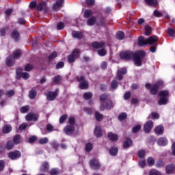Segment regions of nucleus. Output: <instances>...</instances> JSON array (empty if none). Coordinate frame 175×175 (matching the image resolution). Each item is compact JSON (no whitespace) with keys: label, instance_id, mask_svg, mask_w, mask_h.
I'll return each mask as SVG.
<instances>
[{"label":"nucleus","instance_id":"48","mask_svg":"<svg viewBox=\"0 0 175 175\" xmlns=\"http://www.w3.org/2000/svg\"><path fill=\"white\" fill-rule=\"evenodd\" d=\"M39 144H47L49 143V138L47 137H44L41 138L38 140Z\"/></svg>","mask_w":175,"mask_h":175},{"label":"nucleus","instance_id":"17","mask_svg":"<svg viewBox=\"0 0 175 175\" xmlns=\"http://www.w3.org/2000/svg\"><path fill=\"white\" fill-rule=\"evenodd\" d=\"M96 24V17L95 16H92L89 18L87 21V25L89 27H92Z\"/></svg>","mask_w":175,"mask_h":175},{"label":"nucleus","instance_id":"1","mask_svg":"<svg viewBox=\"0 0 175 175\" xmlns=\"http://www.w3.org/2000/svg\"><path fill=\"white\" fill-rule=\"evenodd\" d=\"M120 57L122 59L129 61V59H133L135 65L136 66H142L143 63L142 59L146 57V52L144 51H138L133 53L132 51H127L120 53Z\"/></svg>","mask_w":175,"mask_h":175},{"label":"nucleus","instance_id":"33","mask_svg":"<svg viewBox=\"0 0 175 175\" xmlns=\"http://www.w3.org/2000/svg\"><path fill=\"white\" fill-rule=\"evenodd\" d=\"M20 55H21V51L17 49L16 51L13 52L12 58L13 59H18L20 58Z\"/></svg>","mask_w":175,"mask_h":175},{"label":"nucleus","instance_id":"18","mask_svg":"<svg viewBox=\"0 0 175 175\" xmlns=\"http://www.w3.org/2000/svg\"><path fill=\"white\" fill-rule=\"evenodd\" d=\"M159 90V85L158 84H154L150 88V92L151 95H157L158 90Z\"/></svg>","mask_w":175,"mask_h":175},{"label":"nucleus","instance_id":"41","mask_svg":"<svg viewBox=\"0 0 175 175\" xmlns=\"http://www.w3.org/2000/svg\"><path fill=\"white\" fill-rule=\"evenodd\" d=\"M147 163L149 166H154L155 165V160L152 157H148L147 159Z\"/></svg>","mask_w":175,"mask_h":175},{"label":"nucleus","instance_id":"28","mask_svg":"<svg viewBox=\"0 0 175 175\" xmlns=\"http://www.w3.org/2000/svg\"><path fill=\"white\" fill-rule=\"evenodd\" d=\"M14 144H20L21 143V135L20 134H16L13 137Z\"/></svg>","mask_w":175,"mask_h":175},{"label":"nucleus","instance_id":"42","mask_svg":"<svg viewBox=\"0 0 175 175\" xmlns=\"http://www.w3.org/2000/svg\"><path fill=\"white\" fill-rule=\"evenodd\" d=\"M83 97L86 100H89V99H91V98H92V92H85L83 94Z\"/></svg>","mask_w":175,"mask_h":175},{"label":"nucleus","instance_id":"52","mask_svg":"<svg viewBox=\"0 0 175 175\" xmlns=\"http://www.w3.org/2000/svg\"><path fill=\"white\" fill-rule=\"evenodd\" d=\"M6 162L4 160H0V172H3Z\"/></svg>","mask_w":175,"mask_h":175},{"label":"nucleus","instance_id":"62","mask_svg":"<svg viewBox=\"0 0 175 175\" xmlns=\"http://www.w3.org/2000/svg\"><path fill=\"white\" fill-rule=\"evenodd\" d=\"M167 33L170 35V36H175V29L169 28L167 30Z\"/></svg>","mask_w":175,"mask_h":175},{"label":"nucleus","instance_id":"15","mask_svg":"<svg viewBox=\"0 0 175 175\" xmlns=\"http://www.w3.org/2000/svg\"><path fill=\"white\" fill-rule=\"evenodd\" d=\"M12 132V125L10 124H5L2 128V133L6 135L8 133H10Z\"/></svg>","mask_w":175,"mask_h":175},{"label":"nucleus","instance_id":"47","mask_svg":"<svg viewBox=\"0 0 175 175\" xmlns=\"http://www.w3.org/2000/svg\"><path fill=\"white\" fill-rule=\"evenodd\" d=\"M23 69L21 68H16V79L19 80V79H21V74L23 73Z\"/></svg>","mask_w":175,"mask_h":175},{"label":"nucleus","instance_id":"61","mask_svg":"<svg viewBox=\"0 0 175 175\" xmlns=\"http://www.w3.org/2000/svg\"><path fill=\"white\" fill-rule=\"evenodd\" d=\"M68 122L70 125H75V124H76V119H75V117L73 116L70 117L68 119Z\"/></svg>","mask_w":175,"mask_h":175},{"label":"nucleus","instance_id":"24","mask_svg":"<svg viewBox=\"0 0 175 175\" xmlns=\"http://www.w3.org/2000/svg\"><path fill=\"white\" fill-rule=\"evenodd\" d=\"M133 146V142H132V139L130 138H127L123 144L124 148H129V147H132Z\"/></svg>","mask_w":175,"mask_h":175},{"label":"nucleus","instance_id":"9","mask_svg":"<svg viewBox=\"0 0 175 175\" xmlns=\"http://www.w3.org/2000/svg\"><path fill=\"white\" fill-rule=\"evenodd\" d=\"M90 165L91 169H93V170H98L100 167V164L96 159H92L90 161Z\"/></svg>","mask_w":175,"mask_h":175},{"label":"nucleus","instance_id":"64","mask_svg":"<svg viewBox=\"0 0 175 175\" xmlns=\"http://www.w3.org/2000/svg\"><path fill=\"white\" fill-rule=\"evenodd\" d=\"M64 66H65V63L59 62L56 64V69H61L62 68H64Z\"/></svg>","mask_w":175,"mask_h":175},{"label":"nucleus","instance_id":"38","mask_svg":"<svg viewBox=\"0 0 175 175\" xmlns=\"http://www.w3.org/2000/svg\"><path fill=\"white\" fill-rule=\"evenodd\" d=\"M95 118L96 121L100 122L102 120H103V114L99 113V112H96L95 113Z\"/></svg>","mask_w":175,"mask_h":175},{"label":"nucleus","instance_id":"4","mask_svg":"<svg viewBox=\"0 0 175 175\" xmlns=\"http://www.w3.org/2000/svg\"><path fill=\"white\" fill-rule=\"evenodd\" d=\"M109 98H110V95L107 93L101 94L100 96V100L101 101L100 103V110H101V111H103L105 110V100H109Z\"/></svg>","mask_w":175,"mask_h":175},{"label":"nucleus","instance_id":"2","mask_svg":"<svg viewBox=\"0 0 175 175\" xmlns=\"http://www.w3.org/2000/svg\"><path fill=\"white\" fill-rule=\"evenodd\" d=\"M159 96L160 99L159 100V105L162 106L163 105H167L169 100V91L167 90H161L159 92Z\"/></svg>","mask_w":175,"mask_h":175},{"label":"nucleus","instance_id":"11","mask_svg":"<svg viewBox=\"0 0 175 175\" xmlns=\"http://www.w3.org/2000/svg\"><path fill=\"white\" fill-rule=\"evenodd\" d=\"M105 44L104 42H94L92 44V46L93 47V49H105Z\"/></svg>","mask_w":175,"mask_h":175},{"label":"nucleus","instance_id":"29","mask_svg":"<svg viewBox=\"0 0 175 175\" xmlns=\"http://www.w3.org/2000/svg\"><path fill=\"white\" fill-rule=\"evenodd\" d=\"M94 135L96 137H102V129H100V126H96L94 129Z\"/></svg>","mask_w":175,"mask_h":175},{"label":"nucleus","instance_id":"56","mask_svg":"<svg viewBox=\"0 0 175 175\" xmlns=\"http://www.w3.org/2000/svg\"><path fill=\"white\" fill-rule=\"evenodd\" d=\"M33 69V66L32 64H27L25 66V72H31Z\"/></svg>","mask_w":175,"mask_h":175},{"label":"nucleus","instance_id":"63","mask_svg":"<svg viewBox=\"0 0 175 175\" xmlns=\"http://www.w3.org/2000/svg\"><path fill=\"white\" fill-rule=\"evenodd\" d=\"M57 57V53L55 51L53 52L49 56V61H51L52 59H54V58H56Z\"/></svg>","mask_w":175,"mask_h":175},{"label":"nucleus","instance_id":"59","mask_svg":"<svg viewBox=\"0 0 175 175\" xmlns=\"http://www.w3.org/2000/svg\"><path fill=\"white\" fill-rule=\"evenodd\" d=\"M38 140V137L36 135H33L29 138V143H35Z\"/></svg>","mask_w":175,"mask_h":175},{"label":"nucleus","instance_id":"6","mask_svg":"<svg viewBox=\"0 0 175 175\" xmlns=\"http://www.w3.org/2000/svg\"><path fill=\"white\" fill-rule=\"evenodd\" d=\"M21 157V152L18 150H14L12 152H10L8 153V158L12 159V161H14L16 159H18Z\"/></svg>","mask_w":175,"mask_h":175},{"label":"nucleus","instance_id":"54","mask_svg":"<svg viewBox=\"0 0 175 175\" xmlns=\"http://www.w3.org/2000/svg\"><path fill=\"white\" fill-rule=\"evenodd\" d=\"M98 54L100 57H105V55H106V54H107L106 49H102L98 50Z\"/></svg>","mask_w":175,"mask_h":175},{"label":"nucleus","instance_id":"45","mask_svg":"<svg viewBox=\"0 0 175 175\" xmlns=\"http://www.w3.org/2000/svg\"><path fill=\"white\" fill-rule=\"evenodd\" d=\"M118 88V82H117L116 80H113L111 83V88H112V90H117Z\"/></svg>","mask_w":175,"mask_h":175},{"label":"nucleus","instance_id":"13","mask_svg":"<svg viewBox=\"0 0 175 175\" xmlns=\"http://www.w3.org/2000/svg\"><path fill=\"white\" fill-rule=\"evenodd\" d=\"M58 95V93L57 92H49L47 95L46 98L48 100H54L55 98H57V96Z\"/></svg>","mask_w":175,"mask_h":175},{"label":"nucleus","instance_id":"25","mask_svg":"<svg viewBox=\"0 0 175 175\" xmlns=\"http://www.w3.org/2000/svg\"><path fill=\"white\" fill-rule=\"evenodd\" d=\"M72 38L75 39H82L83 38V33L81 31H74L72 33Z\"/></svg>","mask_w":175,"mask_h":175},{"label":"nucleus","instance_id":"31","mask_svg":"<svg viewBox=\"0 0 175 175\" xmlns=\"http://www.w3.org/2000/svg\"><path fill=\"white\" fill-rule=\"evenodd\" d=\"M79 87L81 90H87V88H88V81H82L80 82Z\"/></svg>","mask_w":175,"mask_h":175},{"label":"nucleus","instance_id":"34","mask_svg":"<svg viewBox=\"0 0 175 175\" xmlns=\"http://www.w3.org/2000/svg\"><path fill=\"white\" fill-rule=\"evenodd\" d=\"M150 118L152 120H158L159 118V114L157 112H152L148 117V120H150Z\"/></svg>","mask_w":175,"mask_h":175},{"label":"nucleus","instance_id":"50","mask_svg":"<svg viewBox=\"0 0 175 175\" xmlns=\"http://www.w3.org/2000/svg\"><path fill=\"white\" fill-rule=\"evenodd\" d=\"M126 117H128V115L125 113H122L118 116V120L119 121H124V120H126Z\"/></svg>","mask_w":175,"mask_h":175},{"label":"nucleus","instance_id":"5","mask_svg":"<svg viewBox=\"0 0 175 175\" xmlns=\"http://www.w3.org/2000/svg\"><path fill=\"white\" fill-rule=\"evenodd\" d=\"M25 120L28 122L38 121L39 120V114L30 112L26 115Z\"/></svg>","mask_w":175,"mask_h":175},{"label":"nucleus","instance_id":"60","mask_svg":"<svg viewBox=\"0 0 175 175\" xmlns=\"http://www.w3.org/2000/svg\"><path fill=\"white\" fill-rule=\"evenodd\" d=\"M51 145L52 146L53 148H54V150H58V147H59L58 142L55 141L52 142Z\"/></svg>","mask_w":175,"mask_h":175},{"label":"nucleus","instance_id":"3","mask_svg":"<svg viewBox=\"0 0 175 175\" xmlns=\"http://www.w3.org/2000/svg\"><path fill=\"white\" fill-rule=\"evenodd\" d=\"M80 54V50L75 49L72 51V53L68 57V61L69 64H73L76 59L79 58V55Z\"/></svg>","mask_w":175,"mask_h":175},{"label":"nucleus","instance_id":"35","mask_svg":"<svg viewBox=\"0 0 175 175\" xmlns=\"http://www.w3.org/2000/svg\"><path fill=\"white\" fill-rule=\"evenodd\" d=\"M152 33V29L151 27L148 25L145 26V35L146 36H150V34Z\"/></svg>","mask_w":175,"mask_h":175},{"label":"nucleus","instance_id":"55","mask_svg":"<svg viewBox=\"0 0 175 175\" xmlns=\"http://www.w3.org/2000/svg\"><path fill=\"white\" fill-rule=\"evenodd\" d=\"M50 174L51 175H57V174H59V170L57 169V168H53L50 171Z\"/></svg>","mask_w":175,"mask_h":175},{"label":"nucleus","instance_id":"19","mask_svg":"<svg viewBox=\"0 0 175 175\" xmlns=\"http://www.w3.org/2000/svg\"><path fill=\"white\" fill-rule=\"evenodd\" d=\"M146 44H148L147 39H145L144 37L142 36H139L138 38V46L142 47Z\"/></svg>","mask_w":175,"mask_h":175},{"label":"nucleus","instance_id":"36","mask_svg":"<svg viewBox=\"0 0 175 175\" xmlns=\"http://www.w3.org/2000/svg\"><path fill=\"white\" fill-rule=\"evenodd\" d=\"M116 38L118 39V40H123V39H125V33L122 31H118Z\"/></svg>","mask_w":175,"mask_h":175},{"label":"nucleus","instance_id":"49","mask_svg":"<svg viewBox=\"0 0 175 175\" xmlns=\"http://www.w3.org/2000/svg\"><path fill=\"white\" fill-rule=\"evenodd\" d=\"M85 150L87 152H90L92 150V144L88 143L85 146Z\"/></svg>","mask_w":175,"mask_h":175},{"label":"nucleus","instance_id":"46","mask_svg":"<svg viewBox=\"0 0 175 175\" xmlns=\"http://www.w3.org/2000/svg\"><path fill=\"white\" fill-rule=\"evenodd\" d=\"M62 81V77L60 75H57L53 78V81L56 84H59V82Z\"/></svg>","mask_w":175,"mask_h":175},{"label":"nucleus","instance_id":"44","mask_svg":"<svg viewBox=\"0 0 175 175\" xmlns=\"http://www.w3.org/2000/svg\"><path fill=\"white\" fill-rule=\"evenodd\" d=\"M145 2L149 6H155V5H157L156 0H145Z\"/></svg>","mask_w":175,"mask_h":175},{"label":"nucleus","instance_id":"21","mask_svg":"<svg viewBox=\"0 0 175 175\" xmlns=\"http://www.w3.org/2000/svg\"><path fill=\"white\" fill-rule=\"evenodd\" d=\"M156 42H158V37L157 36H152L147 39L148 44H154Z\"/></svg>","mask_w":175,"mask_h":175},{"label":"nucleus","instance_id":"20","mask_svg":"<svg viewBox=\"0 0 175 175\" xmlns=\"http://www.w3.org/2000/svg\"><path fill=\"white\" fill-rule=\"evenodd\" d=\"M49 169H50V165L47 161L44 162L40 167V170L43 172H49Z\"/></svg>","mask_w":175,"mask_h":175},{"label":"nucleus","instance_id":"30","mask_svg":"<svg viewBox=\"0 0 175 175\" xmlns=\"http://www.w3.org/2000/svg\"><path fill=\"white\" fill-rule=\"evenodd\" d=\"M14 62H16L12 58V56H9L6 58L5 64L7 66H13L14 65Z\"/></svg>","mask_w":175,"mask_h":175},{"label":"nucleus","instance_id":"26","mask_svg":"<svg viewBox=\"0 0 175 175\" xmlns=\"http://www.w3.org/2000/svg\"><path fill=\"white\" fill-rule=\"evenodd\" d=\"M38 95V92L32 88L29 92V99H35L36 98V96Z\"/></svg>","mask_w":175,"mask_h":175},{"label":"nucleus","instance_id":"58","mask_svg":"<svg viewBox=\"0 0 175 175\" xmlns=\"http://www.w3.org/2000/svg\"><path fill=\"white\" fill-rule=\"evenodd\" d=\"M28 128V124L27 123H23L19 126V131H25V129H27Z\"/></svg>","mask_w":175,"mask_h":175},{"label":"nucleus","instance_id":"23","mask_svg":"<svg viewBox=\"0 0 175 175\" xmlns=\"http://www.w3.org/2000/svg\"><path fill=\"white\" fill-rule=\"evenodd\" d=\"M108 139L111 142H117L118 140V135L117 134H114L112 132H109L107 135Z\"/></svg>","mask_w":175,"mask_h":175},{"label":"nucleus","instance_id":"16","mask_svg":"<svg viewBox=\"0 0 175 175\" xmlns=\"http://www.w3.org/2000/svg\"><path fill=\"white\" fill-rule=\"evenodd\" d=\"M175 170V165L174 164H170L165 167V172L167 174H172Z\"/></svg>","mask_w":175,"mask_h":175},{"label":"nucleus","instance_id":"8","mask_svg":"<svg viewBox=\"0 0 175 175\" xmlns=\"http://www.w3.org/2000/svg\"><path fill=\"white\" fill-rule=\"evenodd\" d=\"M64 3H65V0H56V2L55 4H53V9L55 12L57 10H59L61 8L64 7Z\"/></svg>","mask_w":175,"mask_h":175},{"label":"nucleus","instance_id":"53","mask_svg":"<svg viewBox=\"0 0 175 175\" xmlns=\"http://www.w3.org/2000/svg\"><path fill=\"white\" fill-rule=\"evenodd\" d=\"M67 118H68V115L66 114L62 115L59 118V124H64V122L66 121Z\"/></svg>","mask_w":175,"mask_h":175},{"label":"nucleus","instance_id":"10","mask_svg":"<svg viewBox=\"0 0 175 175\" xmlns=\"http://www.w3.org/2000/svg\"><path fill=\"white\" fill-rule=\"evenodd\" d=\"M36 9H37L38 12H42V10H43V9L45 12H47V10H49V8H47L46 2H44V1H42V2L40 3L39 4H38L36 6Z\"/></svg>","mask_w":175,"mask_h":175},{"label":"nucleus","instance_id":"14","mask_svg":"<svg viewBox=\"0 0 175 175\" xmlns=\"http://www.w3.org/2000/svg\"><path fill=\"white\" fill-rule=\"evenodd\" d=\"M11 36L15 42H18L20 40V33L17 30H14L11 33Z\"/></svg>","mask_w":175,"mask_h":175},{"label":"nucleus","instance_id":"39","mask_svg":"<svg viewBox=\"0 0 175 175\" xmlns=\"http://www.w3.org/2000/svg\"><path fill=\"white\" fill-rule=\"evenodd\" d=\"M118 152V148H111L109 150V154L112 156L117 155Z\"/></svg>","mask_w":175,"mask_h":175},{"label":"nucleus","instance_id":"57","mask_svg":"<svg viewBox=\"0 0 175 175\" xmlns=\"http://www.w3.org/2000/svg\"><path fill=\"white\" fill-rule=\"evenodd\" d=\"M142 129L141 125H137L133 128V133H137V132L139 131V130Z\"/></svg>","mask_w":175,"mask_h":175},{"label":"nucleus","instance_id":"40","mask_svg":"<svg viewBox=\"0 0 175 175\" xmlns=\"http://www.w3.org/2000/svg\"><path fill=\"white\" fill-rule=\"evenodd\" d=\"M21 113H25L29 111V105L23 106L20 109Z\"/></svg>","mask_w":175,"mask_h":175},{"label":"nucleus","instance_id":"43","mask_svg":"<svg viewBox=\"0 0 175 175\" xmlns=\"http://www.w3.org/2000/svg\"><path fill=\"white\" fill-rule=\"evenodd\" d=\"M14 147V143L12 141H9L7 142L5 148L7 150H12Z\"/></svg>","mask_w":175,"mask_h":175},{"label":"nucleus","instance_id":"12","mask_svg":"<svg viewBox=\"0 0 175 175\" xmlns=\"http://www.w3.org/2000/svg\"><path fill=\"white\" fill-rule=\"evenodd\" d=\"M75 131V126L67 125L64 127V131L66 133V135H72Z\"/></svg>","mask_w":175,"mask_h":175},{"label":"nucleus","instance_id":"37","mask_svg":"<svg viewBox=\"0 0 175 175\" xmlns=\"http://www.w3.org/2000/svg\"><path fill=\"white\" fill-rule=\"evenodd\" d=\"M92 16V11L91 10H85L83 14L85 18H90Z\"/></svg>","mask_w":175,"mask_h":175},{"label":"nucleus","instance_id":"51","mask_svg":"<svg viewBox=\"0 0 175 175\" xmlns=\"http://www.w3.org/2000/svg\"><path fill=\"white\" fill-rule=\"evenodd\" d=\"M149 175H162V174L161 173V172L153 169L149 172Z\"/></svg>","mask_w":175,"mask_h":175},{"label":"nucleus","instance_id":"32","mask_svg":"<svg viewBox=\"0 0 175 175\" xmlns=\"http://www.w3.org/2000/svg\"><path fill=\"white\" fill-rule=\"evenodd\" d=\"M114 107V104H113V101L111 100H107L106 102V105H105V109L107 110H110Z\"/></svg>","mask_w":175,"mask_h":175},{"label":"nucleus","instance_id":"27","mask_svg":"<svg viewBox=\"0 0 175 175\" xmlns=\"http://www.w3.org/2000/svg\"><path fill=\"white\" fill-rule=\"evenodd\" d=\"M157 144L161 146H166L167 144V139L165 137H160L157 140Z\"/></svg>","mask_w":175,"mask_h":175},{"label":"nucleus","instance_id":"7","mask_svg":"<svg viewBox=\"0 0 175 175\" xmlns=\"http://www.w3.org/2000/svg\"><path fill=\"white\" fill-rule=\"evenodd\" d=\"M152 128H154V122L152 120L147 121L144 126V132L146 133H150Z\"/></svg>","mask_w":175,"mask_h":175},{"label":"nucleus","instance_id":"22","mask_svg":"<svg viewBox=\"0 0 175 175\" xmlns=\"http://www.w3.org/2000/svg\"><path fill=\"white\" fill-rule=\"evenodd\" d=\"M164 131H165V129L162 125L157 126L154 129V132L157 135H163Z\"/></svg>","mask_w":175,"mask_h":175}]
</instances>
